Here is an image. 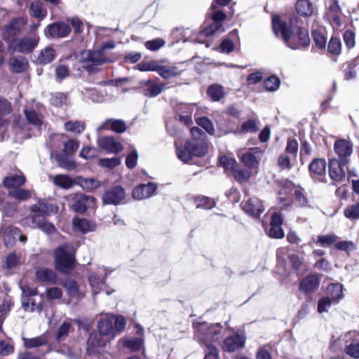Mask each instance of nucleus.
Instances as JSON below:
<instances>
[{
  "mask_svg": "<svg viewBox=\"0 0 359 359\" xmlns=\"http://www.w3.org/2000/svg\"><path fill=\"white\" fill-rule=\"evenodd\" d=\"M298 17L292 15L290 19V29L285 22L280 20L278 15L272 18V28L276 36L283 38L285 44L291 49L304 48L309 44L308 32L298 25Z\"/></svg>",
  "mask_w": 359,
  "mask_h": 359,
  "instance_id": "f257e3e1",
  "label": "nucleus"
},
{
  "mask_svg": "<svg viewBox=\"0 0 359 359\" xmlns=\"http://www.w3.org/2000/svg\"><path fill=\"white\" fill-rule=\"evenodd\" d=\"M34 215L27 216L21 220V224L32 229H39L47 234H52L55 231L54 225L48 222L45 217L51 213H55L58 207L54 204L47 203L40 201L37 204L30 207Z\"/></svg>",
  "mask_w": 359,
  "mask_h": 359,
  "instance_id": "f03ea898",
  "label": "nucleus"
},
{
  "mask_svg": "<svg viewBox=\"0 0 359 359\" xmlns=\"http://www.w3.org/2000/svg\"><path fill=\"white\" fill-rule=\"evenodd\" d=\"M221 333L222 326L219 323L210 325L207 323H201L196 327L195 338L207 347L204 359H219L218 350L211 343L218 341L221 338Z\"/></svg>",
  "mask_w": 359,
  "mask_h": 359,
  "instance_id": "7ed1b4c3",
  "label": "nucleus"
},
{
  "mask_svg": "<svg viewBox=\"0 0 359 359\" xmlns=\"http://www.w3.org/2000/svg\"><path fill=\"white\" fill-rule=\"evenodd\" d=\"M97 330L98 334H91L88 340L87 351L90 355L97 353V348L105 346L114 338L112 319L109 314L98 321Z\"/></svg>",
  "mask_w": 359,
  "mask_h": 359,
  "instance_id": "20e7f679",
  "label": "nucleus"
},
{
  "mask_svg": "<svg viewBox=\"0 0 359 359\" xmlns=\"http://www.w3.org/2000/svg\"><path fill=\"white\" fill-rule=\"evenodd\" d=\"M75 249L69 243H64L54 252L55 269L62 273H69L75 263Z\"/></svg>",
  "mask_w": 359,
  "mask_h": 359,
  "instance_id": "39448f33",
  "label": "nucleus"
},
{
  "mask_svg": "<svg viewBox=\"0 0 359 359\" xmlns=\"http://www.w3.org/2000/svg\"><path fill=\"white\" fill-rule=\"evenodd\" d=\"M81 61L83 67L88 71H93L94 67L111 62L104 53L103 49L88 50L82 52Z\"/></svg>",
  "mask_w": 359,
  "mask_h": 359,
  "instance_id": "423d86ee",
  "label": "nucleus"
},
{
  "mask_svg": "<svg viewBox=\"0 0 359 359\" xmlns=\"http://www.w3.org/2000/svg\"><path fill=\"white\" fill-rule=\"evenodd\" d=\"M39 41V36L32 32L27 36H24L15 40L9 46L13 50V52L27 54L34 50L37 46Z\"/></svg>",
  "mask_w": 359,
  "mask_h": 359,
  "instance_id": "0eeeda50",
  "label": "nucleus"
},
{
  "mask_svg": "<svg viewBox=\"0 0 359 359\" xmlns=\"http://www.w3.org/2000/svg\"><path fill=\"white\" fill-rule=\"evenodd\" d=\"M27 23V18L18 17L13 19L2 29L1 34L4 39L9 42L10 44L13 43L16 40L15 37L20 34Z\"/></svg>",
  "mask_w": 359,
  "mask_h": 359,
  "instance_id": "6e6552de",
  "label": "nucleus"
},
{
  "mask_svg": "<svg viewBox=\"0 0 359 359\" xmlns=\"http://www.w3.org/2000/svg\"><path fill=\"white\" fill-rule=\"evenodd\" d=\"M223 31L224 29L222 28V24L213 21L209 27L205 28L198 34L195 31L190 30L189 29L184 30L185 34H189L190 33L191 35H190L188 39H184V42L189 41L194 43H203L205 37L217 33H221Z\"/></svg>",
  "mask_w": 359,
  "mask_h": 359,
  "instance_id": "1a4fd4ad",
  "label": "nucleus"
},
{
  "mask_svg": "<svg viewBox=\"0 0 359 359\" xmlns=\"http://www.w3.org/2000/svg\"><path fill=\"white\" fill-rule=\"evenodd\" d=\"M245 336L243 333H236L233 335L227 337L222 343V348L226 352H235L243 348L245 344Z\"/></svg>",
  "mask_w": 359,
  "mask_h": 359,
  "instance_id": "9d476101",
  "label": "nucleus"
},
{
  "mask_svg": "<svg viewBox=\"0 0 359 359\" xmlns=\"http://www.w3.org/2000/svg\"><path fill=\"white\" fill-rule=\"evenodd\" d=\"M347 163L337 158L329 161V175L332 180L342 182L345 180Z\"/></svg>",
  "mask_w": 359,
  "mask_h": 359,
  "instance_id": "9b49d317",
  "label": "nucleus"
},
{
  "mask_svg": "<svg viewBox=\"0 0 359 359\" xmlns=\"http://www.w3.org/2000/svg\"><path fill=\"white\" fill-rule=\"evenodd\" d=\"M327 18L334 29L341 26L342 13L338 2L335 0H329L327 3Z\"/></svg>",
  "mask_w": 359,
  "mask_h": 359,
  "instance_id": "f8f14e48",
  "label": "nucleus"
},
{
  "mask_svg": "<svg viewBox=\"0 0 359 359\" xmlns=\"http://www.w3.org/2000/svg\"><path fill=\"white\" fill-rule=\"evenodd\" d=\"M334 151L339 157V161L348 162V158L353 154V144L345 139H338L334 144Z\"/></svg>",
  "mask_w": 359,
  "mask_h": 359,
  "instance_id": "ddd939ff",
  "label": "nucleus"
},
{
  "mask_svg": "<svg viewBox=\"0 0 359 359\" xmlns=\"http://www.w3.org/2000/svg\"><path fill=\"white\" fill-rule=\"evenodd\" d=\"M71 32L70 27L65 22H54L48 25L44 30V34L50 38H64Z\"/></svg>",
  "mask_w": 359,
  "mask_h": 359,
  "instance_id": "4468645a",
  "label": "nucleus"
},
{
  "mask_svg": "<svg viewBox=\"0 0 359 359\" xmlns=\"http://www.w3.org/2000/svg\"><path fill=\"white\" fill-rule=\"evenodd\" d=\"M125 197L124 189L120 186H116L104 194L102 201L104 204L117 205L125 199Z\"/></svg>",
  "mask_w": 359,
  "mask_h": 359,
  "instance_id": "2eb2a0df",
  "label": "nucleus"
},
{
  "mask_svg": "<svg viewBox=\"0 0 359 359\" xmlns=\"http://www.w3.org/2000/svg\"><path fill=\"white\" fill-rule=\"evenodd\" d=\"M106 276V269L102 266L98 267L97 272L89 276L88 280L93 295L97 294L104 288V279Z\"/></svg>",
  "mask_w": 359,
  "mask_h": 359,
  "instance_id": "dca6fc26",
  "label": "nucleus"
},
{
  "mask_svg": "<svg viewBox=\"0 0 359 359\" xmlns=\"http://www.w3.org/2000/svg\"><path fill=\"white\" fill-rule=\"evenodd\" d=\"M297 188L298 187L289 180H286L282 183L278 193L280 196L278 198V205L280 208H286L292 205L291 199L287 198L286 196L292 192L294 193V190Z\"/></svg>",
  "mask_w": 359,
  "mask_h": 359,
  "instance_id": "f3484780",
  "label": "nucleus"
},
{
  "mask_svg": "<svg viewBox=\"0 0 359 359\" xmlns=\"http://www.w3.org/2000/svg\"><path fill=\"white\" fill-rule=\"evenodd\" d=\"M17 238L22 243H25L27 241L26 236L22 234L19 229L15 226L7 227L3 233L4 243L7 247L13 246Z\"/></svg>",
  "mask_w": 359,
  "mask_h": 359,
  "instance_id": "a211bd4d",
  "label": "nucleus"
},
{
  "mask_svg": "<svg viewBox=\"0 0 359 359\" xmlns=\"http://www.w3.org/2000/svg\"><path fill=\"white\" fill-rule=\"evenodd\" d=\"M156 189L157 185L154 182L142 184L133 189V197L138 201L149 198L155 194Z\"/></svg>",
  "mask_w": 359,
  "mask_h": 359,
  "instance_id": "6ab92c4d",
  "label": "nucleus"
},
{
  "mask_svg": "<svg viewBox=\"0 0 359 359\" xmlns=\"http://www.w3.org/2000/svg\"><path fill=\"white\" fill-rule=\"evenodd\" d=\"M97 142L100 148L108 153L117 154L123 149L121 144L111 136L99 137Z\"/></svg>",
  "mask_w": 359,
  "mask_h": 359,
  "instance_id": "aec40b11",
  "label": "nucleus"
},
{
  "mask_svg": "<svg viewBox=\"0 0 359 359\" xmlns=\"http://www.w3.org/2000/svg\"><path fill=\"white\" fill-rule=\"evenodd\" d=\"M242 209L249 215L257 217L264 212L262 202L257 198H252L241 203Z\"/></svg>",
  "mask_w": 359,
  "mask_h": 359,
  "instance_id": "412c9836",
  "label": "nucleus"
},
{
  "mask_svg": "<svg viewBox=\"0 0 359 359\" xmlns=\"http://www.w3.org/2000/svg\"><path fill=\"white\" fill-rule=\"evenodd\" d=\"M283 219L278 212H274L271 215L270 221V228L268 231V235L273 238H282L284 236V231L281 226Z\"/></svg>",
  "mask_w": 359,
  "mask_h": 359,
  "instance_id": "4be33fe9",
  "label": "nucleus"
},
{
  "mask_svg": "<svg viewBox=\"0 0 359 359\" xmlns=\"http://www.w3.org/2000/svg\"><path fill=\"white\" fill-rule=\"evenodd\" d=\"M319 284L320 279L318 276L316 274H312L307 276L300 281L299 289L307 294L317 290Z\"/></svg>",
  "mask_w": 359,
  "mask_h": 359,
  "instance_id": "5701e85b",
  "label": "nucleus"
},
{
  "mask_svg": "<svg viewBox=\"0 0 359 359\" xmlns=\"http://www.w3.org/2000/svg\"><path fill=\"white\" fill-rule=\"evenodd\" d=\"M259 151V148H251L248 151L243 154H238L241 161L246 168L253 170L257 169L259 165V161L255 154Z\"/></svg>",
  "mask_w": 359,
  "mask_h": 359,
  "instance_id": "b1692460",
  "label": "nucleus"
},
{
  "mask_svg": "<svg viewBox=\"0 0 359 359\" xmlns=\"http://www.w3.org/2000/svg\"><path fill=\"white\" fill-rule=\"evenodd\" d=\"M105 129H110L116 133H123L126 130L127 127L126 122L123 120L109 118L102 123L97 130L99 132Z\"/></svg>",
  "mask_w": 359,
  "mask_h": 359,
  "instance_id": "393cba45",
  "label": "nucleus"
},
{
  "mask_svg": "<svg viewBox=\"0 0 359 359\" xmlns=\"http://www.w3.org/2000/svg\"><path fill=\"white\" fill-rule=\"evenodd\" d=\"M57 56L56 50L50 46L41 49L35 57V62L39 65H47L53 62Z\"/></svg>",
  "mask_w": 359,
  "mask_h": 359,
  "instance_id": "a878e982",
  "label": "nucleus"
},
{
  "mask_svg": "<svg viewBox=\"0 0 359 359\" xmlns=\"http://www.w3.org/2000/svg\"><path fill=\"white\" fill-rule=\"evenodd\" d=\"M187 147L190 149L193 157L203 156L208 151L206 144L202 140L195 137L187 142Z\"/></svg>",
  "mask_w": 359,
  "mask_h": 359,
  "instance_id": "bb28decb",
  "label": "nucleus"
},
{
  "mask_svg": "<svg viewBox=\"0 0 359 359\" xmlns=\"http://www.w3.org/2000/svg\"><path fill=\"white\" fill-rule=\"evenodd\" d=\"M94 201L95 198L93 196H88L82 194H76L74 196L72 209L76 212L83 213L86 210L88 205Z\"/></svg>",
  "mask_w": 359,
  "mask_h": 359,
  "instance_id": "cd10ccee",
  "label": "nucleus"
},
{
  "mask_svg": "<svg viewBox=\"0 0 359 359\" xmlns=\"http://www.w3.org/2000/svg\"><path fill=\"white\" fill-rule=\"evenodd\" d=\"M144 339L142 337L122 338L119 340L123 347L128 348L133 351H140L144 346Z\"/></svg>",
  "mask_w": 359,
  "mask_h": 359,
  "instance_id": "c85d7f7f",
  "label": "nucleus"
},
{
  "mask_svg": "<svg viewBox=\"0 0 359 359\" xmlns=\"http://www.w3.org/2000/svg\"><path fill=\"white\" fill-rule=\"evenodd\" d=\"M309 170L313 177L322 176L325 173L326 162L323 158H316L309 165Z\"/></svg>",
  "mask_w": 359,
  "mask_h": 359,
  "instance_id": "c756f323",
  "label": "nucleus"
},
{
  "mask_svg": "<svg viewBox=\"0 0 359 359\" xmlns=\"http://www.w3.org/2000/svg\"><path fill=\"white\" fill-rule=\"evenodd\" d=\"M9 66L12 72L21 73L26 70L28 66V61L24 57H13L9 60Z\"/></svg>",
  "mask_w": 359,
  "mask_h": 359,
  "instance_id": "7c9ffc66",
  "label": "nucleus"
},
{
  "mask_svg": "<svg viewBox=\"0 0 359 359\" xmlns=\"http://www.w3.org/2000/svg\"><path fill=\"white\" fill-rule=\"evenodd\" d=\"M25 181V177L22 174L11 175L4 179L3 184L8 188H16L22 186Z\"/></svg>",
  "mask_w": 359,
  "mask_h": 359,
  "instance_id": "2f4dec72",
  "label": "nucleus"
},
{
  "mask_svg": "<svg viewBox=\"0 0 359 359\" xmlns=\"http://www.w3.org/2000/svg\"><path fill=\"white\" fill-rule=\"evenodd\" d=\"M73 225L76 231H79L82 233L93 231L95 229V224L93 222L83 218L74 219Z\"/></svg>",
  "mask_w": 359,
  "mask_h": 359,
  "instance_id": "473e14b6",
  "label": "nucleus"
},
{
  "mask_svg": "<svg viewBox=\"0 0 359 359\" xmlns=\"http://www.w3.org/2000/svg\"><path fill=\"white\" fill-rule=\"evenodd\" d=\"M327 294L332 300L338 302L344 296L343 285L341 283H331L327 288Z\"/></svg>",
  "mask_w": 359,
  "mask_h": 359,
  "instance_id": "72a5a7b5",
  "label": "nucleus"
},
{
  "mask_svg": "<svg viewBox=\"0 0 359 359\" xmlns=\"http://www.w3.org/2000/svg\"><path fill=\"white\" fill-rule=\"evenodd\" d=\"M24 346L27 348H34L48 344V339L45 335H40L33 338H22Z\"/></svg>",
  "mask_w": 359,
  "mask_h": 359,
  "instance_id": "f704fd0d",
  "label": "nucleus"
},
{
  "mask_svg": "<svg viewBox=\"0 0 359 359\" xmlns=\"http://www.w3.org/2000/svg\"><path fill=\"white\" fill-rule=\"evenodd\" d=\"M36 278L43 282L55 283L57 280L55 273L49 269H39L36 272Z\"/></svg>",
  "mask_w": 359,
  "mask_h": 359,
  "instance_id": "c9c22d12",
  "label": "nucleus"
},
{
  "mask_svg": "<svg viewBox=\"0 0 359 359\" xmlns=\"http://www.w3.org/2000/svg\"><path fill=\"white\" fill-rule=\"evenodd\" d=\"M30 15L39 20H42L46 18L47 11L43 8V4L41 1H34L30 4L29 7Z\"/></svg>",
  "mask_w": 359,
  "mask_h": 359,
  "instance_id": "e433bc0d",
  "label": "nucleus"
},
{
  "mask_svg": "<svg viewBox=\"0 0 359 359\" xmlns=\"http://www.w3.org/2000/svg\"><path fill=\"white\" fill-rule=\"evenodd\" d=\"M157 72L163 79H170L180 74V70L176 66H163L158 64Z\"/></svg>",
  "mask_w": 359,
  "mask_h": 359,
  "instance_id": "4c0bfd02",
  "label": "nucleus"
},
{
  "mask_svg": "<svg viewBox=\"0 0 359 359\" xmlns=\"http://www.w3.org/2000/svg\"><path fill=\"white\" fill-rule=\"evenodd\" d=\"M25 115L27 121L33 126L39 128L43 125V117L36 111L32 109L25 110Z\"/></svg>",
  "mask_w": 359,
  "mask_h": 359,
  "instance_id": "58836bf2",
  "label": "nucleus"
},
{
  "mask_svg": "<svg viewBox=\"0 0 359 359\" xmlns=\"http://www.w3.org/2000/svg\"><path fill=\"white\" fill-rule=\"evenodd\" d=\"M296 11L300 15H311L313 12V1H297L296 4Z\"/></svg>",
  "mask_w": 359,
  "mask_h": 359,
  "instance_id": "ea45409f",
  "label": "nucleus"
},
{
  "mask_svg": "<svg viewBox=\"0 0 359 359\" xmlns=\"http://www.w3.org/2000/svg\"><path fill=\"white\" fill-rule=\"evenodd\" d=\"M67 155L66 154H57L55 156V160L60 167L68 170H74L76 168V163L70 160Z\"/></svg>",
  "mask_w": 359,
  "mask_h": 359,
  "instance_id": "a19ab883",
  "label": "nucleus"
},
{
  "mask_svg": "<svg viewBox=\"0 0 359 359\" xmlns=\"http://www.w3.org/2000/svg\"><path fill=\"white\" fill-rule=\"evenodd\" d=\"M235 180L238 182H247L252 175V170L246 168H241L238 165L233 172Z\"/></svg>",
  "mask_w": 359,
  "mask_h": 359,
  "instance_id": "79ce46f5",
  "label": "nucleus"
},
{
  "mask_svg": "<svg viewBox=\"0 0 359 359\" xmlns=\"http://www.w3.org/2000/svg\"><path fill=\"white\" fill-rule=\"evenodd\" d=\"M53 182L55 185L65 189L71 188L74 184L72 178L66 175H57L55 176Z\"/></svg>",
  "mask_w": 359,
  "mask_h": 359,
  "instance_id": "37998d69",
  "label": "nucleus"
},
{
  "mask_svg": "<svg viewBox=\"0 0 359 359\" xmlns=\"http://www.w3.org/2000/svg\"><path fill=\"white\" fill-rule=\"evenodd\" d=\"M259 121L257 118H251L245 121L241 128V133H255L259 129Z\"/></svg>",
  "mask_w": 359,
  "mask_h": 359,
  "instance_id": "c03bdc74",
  "label": "nucleus"
},
{
  "mask_svg": "<svg viewBox=\"0 0 359 359\" xmlns=\"http://www.w3.org/2000/svg\"><path fill=\"white\" fill-rule=\"evenodd\" d=\"M65 287L71 297L82 298L84 296L83 293L80 291L77 283L72 280H67L65 284Z\"/></svg>",
  "mask_w": 359,
  "mask_h": 359,
  "instance_id": "a18cd8bd",
  "label": "nucleus"
},
{
  "mask_svg": "<svg viewBox=\"0 0 359 359\" xmlns=\"http://www.w3.org/2000/svg\"><path fill=\"white\" fill-rule=\"evenodd\" d=\"M79 183L81 187L87 191H93L100 187L101 183L100 181L93 178H79Z\"/></svg>",
  "mask_w": 359,
  "mask_h": 359,
  "instance_id": "49530a36",
  "label": "nucleus"
},
{
  "mask_svg": "<svg viewBox=\"0 0 359 359\" xmlns=\"http://www.w3.org/2000/svg\"><path fill=\"white\" fill-rule=\"evenodd\" d=\"M22 306L25 311H37L40 313L43 309L42 303H36L32 298H23Z\"/></svg>",
  "mask_w": 359,
  "mask_h": 359,
  "instance_id": "de8ad7c7",
  "label": "nucleus"
},
{
  "mask_svg": "<svg viewBox=\"0 0 359 359\" xmlns=\"http://www.w3.org/2000/svg\"><path fill=\"white\" fill-rule=\"evenodd\" d=\"M208 94L212 100L219 101L224 95V88L220 85H212L209 87Z\"/></svg>",
  "mask_w": 359,
  "mask_h": 359,
  "instance_id": "09e8293b",
  "label": "nucleus"
},
{
  "mask_svg": "<svg viewBox=\"0 0 359 359\" xmlns=\"http://www.w3.org/2000/svg\"><path fill=\"white\" fill-rule=\"evenodd\" d=\"M65 128L66 130L79 134L83 132L85 129V124L83 122L79 121H67L65 123Z\"/></svg>",
  "mask_w": 359,
  "mask_h": 359,
  "instance_id": "8fccbe9b",
  "label": "nucleus"
},
{
  "mask_svg": "<svg viewBox=\"0 0 359 359\" xmlns=\"http://www.w3.org/2000/svg\"><path fill=\"white\" fill-rule=\"evenodd\" d=\"M219 163L222 165L226 172H233L238 167L236 161L234 158L228 156H222L219 159Z\"/></svg>",
  "mask_w": 359,
  "mask_h": 359,
  "instance_id": "3c124183",
  "label": "nucleus"
},
{
  "mask_svg": "<svg viewBox=\"0 0 359 359\" xmlns=\"http://www.w3.org/2000/svg\"><path fill=\"white\" fill-rule=\"evenodd\" d=\"M8 195L18 201H26L31 197V192L26 189H14L9 191Z\"/></svg>",
  "mask_w": 359,
  "mask_h": 359,
  "instance_id": "603ef678",
  "label": "nucleus"
},
{
  "mask_svg": "<svg viewBox=\"0 0 359 359\" xmlns=\"http://www.w3.org/2000/svg\"><path fill=\"white\" fill-rule=\"evenodd\" d=\"M176 152L178 158L184 163H188L193 158L190 149L187 147V142L183 147H177Z\"/></svg>",
  "mask_w": 359,
  "mask_h": 359,
  "instance_id": "864d4df0",
  "label": "nucleus"
},
{
  "mask_svg": "<svg viewBox=\"0 0 359 359\" xmlns=\"http://www.w3.org/2000/svg\"><path fill=\"white\" fill-rule=\"evenodd\" d=\"M164 83H151L150 86L145 90L144 95L149 97H154L158 95L165 88Z\"/></svg>",
  "mask_w": 359,
  "mask_h": 359,
  "instance_id": "5fc2aeb1",
  "label": "nucleus"
},
{
  "mask_svg": "<svg viewBox=\"0 0 359 359\" xmlns=\"http://www.w3.org/2000/svg\"><path fill=\"white\" fill-rule=\"evenodd\" d=\"M344 215L349 219H359V202L348 206L344 211Z\"/></svg>",
  "mask_w": 359,
  "mask_h": 359,
  "instance_id": "6e6d98bb",
  "label": "nucleus"
},
{
  "mask_svg": "<svg viewBox=\"0 0 359 359\" xmlns=\"http://www.w3.org/2000/svg\"><path fill=\"white\" fill-rule=\"evenodd\" d=\"M327 49L330 53L339 55L341 52V43L340 39L332 37L328 43Z\"/></svg>",
  "mask_w": 359,
  "mask_h": 359,
  "instance_id": "4d7b16f0",
  "label": "nucleus"
},
{
  "mask_svg": "<svg viewBox=\"0 0 359 359\" xmlns=\"http://www.w3.org/2000/svg\"><path fill=\"white\" fill-rule=\"evenodd\" d=\"M72 325L69 322H64L57 329L56 339L58 341L65 340L70 331Z\"/></svg>",
  "mask_w": 359,
  "mask_h": 359,
  "instance_id": "13d9d810",
  "label": "nucleus"
},
{
  "mask_svg": "<svg viewBox=\"0 0 359 359\" xmlns=\"http://www.w3.org/2000/svg\"><path fill=\"white\" fill-rule=\"evenodd\" d=\"M196 123L205 129L210 135H212L215 133V128L212 121L207 117H199L196 118Z\"/></svg>",
  "mask_w": 359,
  "mask_h": 359,
  "instance_id": "bf43d9fd",
  "label": "nucleus"
},
{
  "mask_svg": "<svg viewBox=\"0 0 359 359\" xmlns=\"http://www.w3.org/2000/svg\"><path fill=\"white\" fill-rule=\"evenodd\" d=\"M158 64L156 60L141 62L137 65V69L141 72H157Z\"/></svg>",
  "mask_w": 359,
  "mask_h": 359,
  "instance_id": "052dcab7",
  "label": "nucleus"
},
{
  "mask_svg": "<svg viewBox=\"0 0 359 359\" xmlns=\"http://www.w3.org/2000/svg\"><path fill=\"white\" fill-rule=\"evenodd\" d=\"M264 86L268 91H276L280 86V80L277 76H271L264 81Z\"/></svg>",
  "mask_w": 359,
  "mask_h": 359,
  "instance_id": "680f3d73",
  "label": "nucleus"
},
{
  "mask_svg": "<svg viewBox=\"0 0 359 359\" xmlns=\"http://www.w3.org/2000/svg\"><path fill=\"white\" fill-rule=\"evenodd\" d=\"M121 163V159L118 157H113L111 158H100L99 165L103 168L112 169Z\"/></svg>",
  "mask_w": 359,
  "mask_h": 359,
  "instance_id": "e2e57ef3",
  "label": "nucleus"
},
{
  "mask_svg": "<svg viewBox=\"0 0 359 359\" xmlns=\"http://www.w3.org/2000/svg\"><path fill=\"white\" fill-rule=\"evenodd\" d=\"M67 95L62 93H55L51 95L50 103L55 107H62L67 104Z\"/></svg>",
  "mask_w": 359,
  "mask_h": 359,
  "instance_id": "0e129e2a",
  "label": "nucleus"
},
{
  "mask_svg": "<svg viewBox=\"0 0 359 359\" xmlns=\"http://www.w3.org/2000/svg\"><path fill=\"white\" fill-rule=\"evenodd\" d=\"M196 107V104H186V103L178 104L175 107L176 114H192Z\"/></svg>",
  "mask_w": 359,
  "mask_h": 359,
  "instance_id": "69168bd1",
  "label": "nucleus"
},
{
  "mask_svg": "<svg viewBox=\"0 0 359 359\" xmlns=\"http://www.w3.org/2000/svg\"><path fill=\"white\" fill-rule=\"evenodd\" d=\"M55 73L56 81L60 82L69 76V71L67 66L59 64L55 67Z\"/></svg>",
  "mask_w": 359,
  "mask_h": 359,
  "instance_id": "338daca9",
  "label": "nucleus"
},
{
  "mask_svg": "<svg viewBox=\"0 0 359 359\" xmlns=\"http://www.w3.org/2000/svg\"><path fill=\"white\" fill-rule=\"evenodd\" d=\"M56 351L67 357V359H75L76 358V353L75 350L67 345L60 346L57 348Z\"/></svg>",
  "mask_w": 359,
  "mask_h": 359,
  "instance_id": "774afa93",
  "label": "nucleus"
}]
</instances>
